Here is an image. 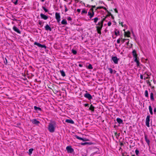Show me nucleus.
<instances>
[{
	"label": "nucleus",
	"mask_w": 156,
	"mask_h": 156,
	"mask_svg": "<svg viewBox=\"0 0 156 156\" xmlns=\"http://www.w3.org/2000/svg\"><path fill=\"white\" fill-rule=\"evenodd\" d=\"M56 126L57 123L55 121H50L48 125V130L50 133H54L55 131Z\"/></svg>",
	"instance_id": "1"
},
{
	"label": "nucleus",
	"mask_w": 156,
	"mask_h": 156,
	"mask_svg": "<svg viewBox=\"0 0 156 156\" xmlns=\"http://www.w3.org/2000/svg\"><path fill=\"white\" fill-rule=\"evenodd\" d=\"M105 18L103 19V20L99 22L98 23L96 24V28L97 32L98 34H101V30L103 27V21L105 20Z\"/></svg>",
	"instance_id": "2"
},
{
	"label": "nucleus",
	"mask_w": 156,
	"mask_h": 156,
	"mask_svg": "<svg viewBox=\"0 0 156 156\" xmlns=\"http://www.w3.org/2000/svg\"><path fill=\"white\" fill-rule=\"evenodd\" d=\"M55 17L58 23H59L60 21V15L59 13L56 12L55 13Z\"/></svg>",
	"instance_id": "3"
},
{
	"label": "nucleus",
	"mask_w": 156,
	"mask_h": 156,
	"mask_svg": "<svg viewBox=\"0 0 156 156\" xmlns=\"http://www.w3.org/2000/svg\"><path fill=\"white\" fill-rule=\"evenodd\" d=\"M150 115L147 116L146 120V125L148 127H150L149 122L150 121Z\"/></svg>",
	"instance_id": "4"
},
{
	"label": "nucleus",
	"mask_w": 156,
	"mask_h": 156,
	"mask_svg": "<svg viewBox=\"0 0 156 156\" xmlns=\"http://www.w3.org/2000/svg\"><path fill=\"white\" fill-rule=\"evenodd\" d=\"M112 60L115 64H118L119 59L116 56H112Z\"/></svg>",
	"instance_id": "5"
},
{
	"label": "nucleus",
	"mask_w": 156,
	"mask_h": 156,
	"mask_svg": "<svg viewBox=\"0 0 156 156\" xmlns=\"http://www.w3.org/2000/svg\"><path fill=\"white\" fill-rule=\"evenodd\" d=\"M90 10H91V11H90L88 12V15L89 16V18L91 19L94 16V13L93 9H90Z\"/></svg>",
	"instance_id": "6"
},
{
	"label": "nucleus",
	"mask_w": 156,
	"mask_h": 156,
	"mask_svg": "<svg viewBox=\"0 0 156 156\" xmlns=\"http://www.w3.org/2000/svg\"><path fill=\"white\" fill-rule=\"evenodd\" d=\"M66 149L68 153H72L73 151L74 150L70 146H68L66 147Z\"/></svg>",
	"instance_id": "7"
},
{
	"label": "nucleus",
	"mask_w": 156,
	"mask_h": 156,
	"mask_svg": "<svg viewBox=\"0 0 156 156\" xmlns=\"http://www.w3.org/2000/svg\"><path fill=\"white\" fill-rule=\"evenodd\" d=\"M84 97L89 100L92 99V96L89 93H87L85 94L84 95Z\"/></svg>",
	"instance_id": "8"
},
{
	"label": "nucleus",
	"mask_w": 156,
	"mask_h": 156,
	"mask_svg": "<svg viewBox=\"0 0 156 156\" xmlns=\"http://www.w3.org/2000/svg\"><path fill=\"white\" fill-rule=\"evenodd\" d=\"M12 29L15 31L17 33H18L19 34H21V32L20 31V30L16 27L15 26H13L12 28Z\"/></svg>",
	"instance_id": "9"
},
{
	"label": "nucleus",
	"mask_w": 156,
	"mask_h": 156,
	"mask_svg": "<svg viewBox=\"0 0 156 156\" xmlns=\"http://www.w3.org/2000/svg\"><path fill=\"white\" fill-rule=\"evenodd\" d=\"M32 123L36 125H38L39 123V121L37 120L36 119H33L31 120Z\"/></svg>",
	"instance_id": "10"
},
{
	"label": "nucleus",
	"mask_w": 156,
	"mask_h": 156,
	"mask_svg": "<svg viewBox=\"0 0 156 156\" xmlns=\"http://www.w3.org/2000/svg\"><path fill=\"white\" fill-rule=\"evenodd\" d=\"M40 16H41V18L42 19H44V20H46L48 18V17L47 16L42 13H41L40 14Z\"/></svg>",
	"instance_id": "11"
},
{
	"label": "nucleus",
	"mask_w": 156,
	"mask_h": 156,
	"mask_svg": "<svg viewBox=\"0 0 156 156\" xmlns=\"http://www.w3.org/2000/svg\"><path fill=\"white\" fill-rule=\"evenodd\" d=\"M132 54L134 58H137V55L135 50H134L133 51Z\"/></svg>",
	"instance_id": "12"
},
{
	"label": "nucleus",
	"mask_w": 156,
	"mask_h": 156,
	"mask_svg": "<svg viewBox=\"0 0 156 156\" xmlns=\"http://www.w3.org/2000/svg\"><path fill=\"white\" fill-rule=\"evenodd\" d=\"M144 139L145 140L146 142L147 143L148 146H149L150 145V141L147 138V136L146 135H145L144 136Z\"/></svg>",
	"instance_id": "13"
},
{
	"label": "nucleus",
	"mask_w": 156,
	"mask_h": 156,
	"mask_svg": "<svg viewBox=\"0 0 156 156\" xmlns=\"http://www.w3.org/2000/svg\"><path fill=\"white\" fill-rule=\"evenodd\" d=\"M45 29L47 30H49L51 31V27L48 25L47 24L45 27Z\"/></svg>",
	"instance_id": "14"
},
{
	"label": "nucleus",
	"mask_w": 156,
	"mask_h": 156,
	"mask_svg": "<svg viewBox=\"0 0 156 156\" xmlns=\"http://www.w3.org/2000/svg\"><path fill=\"white\" fill-rule=\"evenodd\" d=\"M126 41H128V43L129 42V39H123L122 38H121V42L122 43H123Z\"/></svg>",
	"instance_id": "15"
},
{
	"label": "nucleus",
	"mask_w": 156,
	"mask_h": 156,
	"mask_svg": "<svg viewBox=\"0 0 156 156\" xmlns=\"http://www.w3.org/2000/svg\"><path fill=\"white\" fill-rule=\"evenodd\" d=\"M116 121L119 124H121L123 123L122 120L119 118H118L116 119Z\"/></svg>",
	"instance_id": "16"
},
{
	"label": "nucleus",
	"mask_w": 156,
	"mask_h": 156,
	"mask_svg": "<svg viewBox=\"0 0 156 156\" xmlns=\"http://www.w3.org/2000/svg\"><path fill=\"white\" fill-rule=\"evenodd\" d=\"M66 122L72 124H73L74 123V121L72 119H67L66 120Z\"/></svg>",
	"instance_id": "17"
},
{
	"label": "nucleus",
	"mask_w": 156,
	"mask_h": 156,
	"mask_svg": "<svg viewBox=\"0 0 156 156\" xmlns=\"http://www.w3.org/2000/svg\"><path fill=\"white\" fill-rule=\"evenodd\" d=\"M150 99L152 101L154 100V94L152 92L150 93Z\"/></svg>",
	"instance_id": "18"
},
{
	"label": "nucleus",
	"mask_w": 156,
	"mask_h": 156,
	"mask_svg": "<svg viewBox=\"0 0 156 156\" xmlns=\"http://www.w3.org/2000/svg\"><path fill=\"white\" fill-rule=\"evenodd\" d=\"M149 110L150 114L151 115H152L153 114V112L152 111V108L151 105H150L149 106Z\"/></svg>",
	"instance_id": "19"
},
{
	"label": "nucleus",
	"mask_w": 156,
	"mask_h": 156,
	"mask_svg": "<svg viewBox=\"0 0 156 156\" xmlns=\"http://www.w3.org/2000/svg\"><path fill=\"white\" fill-rule=\"evenodd\" d=\"M115 34L116 36L120 35V32L117 29H115L114 31Z\"/></svg>",
	"instance_id": "20"
},
{
	"label": "nucleus",
	"mask_w": 156,
	"mask_h": 156,
	"mask_svg": "<svg viewBox=\"0 0 156 156\" xmlns=\"http://www.w3.org/2000/svg\"><path fill=\"white\" fill-rule=\"evenodd\" d=\"M89 109L92 112H94V107L92 105H91L89 108Z\"/></svg>",
	"instance_id": "21"
},
{
	"label": "nucleus",
	"mask_w": 156,
	"mask_h": 156,
	"mask_svg": "<svg viewBox=\"0 0 156 156\" xmlns=\"http://www.w3.org/2000/svg\"><path fill=\"white\" fill-rule=\"evenodd\" d=\"M61 23L63 25H66L67 24V21L65 19H63L62 20Z\"/></svg>",
	"instance_id": "22"
},
{
	"label": "nucleus",
	"mask_w": 156,
	"mask_h": 156,
	"mask_svg": "<svg viewBox=\"0 0 156 156\" xmlns=\"http://www.w3.org/2000/svg\"><path fill=\"white\" fill-rule=\"evenodd\" d=\"M108 70H109V72H110V73H111V74H112V73H115L116 72V71L114 70V71L112 70V69L111 68H109L108 69Z\"/></svg>",
	"instance_id": "23"
},
{
	"label": "nucleus",
	"mask_w": 156,
	"mask_h": 156,
	"mask_svg": "<svg viewBox=\"0 0 156 156\" xmlns=\"http://www.w3.org/2000/svg\"><path fill=\"white\" fill-rule=\"evenodd\" d=\"M144 95L146 97L148 98V91L147 90H145V93L144 94Z\"/></svg>",
	"instance_id": "24"
},
{
	"label": "nucleus",
	"mask_w": 156,
	"mask_h": 156,
	"mask_svg": "<svg viewBox=\"0 0 156 156\" xmlns=\"http://www.w3.org/2000/svg\"><path fill=\"white\" fill-rule=\"evenodd\" d=\"M75 137L76 138L78 139V140H83V141H84V139L82 138H81V137H80L77 135H76L75 136Z\"/></svg>",
	"instance_id": "25"
},
{
	"label": "nucleus",
	"mask_w": 156,
	"mask_h": 156,
	"mask_svg": "<svg viewBox=\"0 0 156 156\" xmlns=\"http://www.w3.org/2000/svg\"><path fill=\"white\" fill-rule=\"evenodd\" d=\"M103 9L105 10V11H108L107 9L105 7H104L103 6H99V7H97L96 9Z\"/></svg>",
	"instance_id": "26"
},
{
	"label": "nucleus",
	"mask_w": 156,
	"mask_h": 156,
	"mask_svg": "<svg viewBox=\"0 0 156 156\" xmlns=\"http://www.w3.org/2000/svg\"><path fill=\"white\" fill-rule=\"evenodd\" d=\"M125 35L127 36L128 37H129V35L130 34V33L129 31H128L127 32H125Z\"/></svg>",
	"instance_id": "27"
},
{
	"label": "nucleus",
	"mask_w": 156,
	"mask_h": 156,
	"mask_svg": "<svg viewBox=\"0 0 156 156\" xmlns=\"http://www.w3.org/2000/svg\"><path fill=\"white\" fill-rule=\"evenodd\" d=\"M60 73H61L62 76L63 77L65 76L66 74H65V73L64 72V71L63 70L60 71Z\"/></svg>",
	"instance_id": "28"
},
{
	"label": "nucleus",
	"mask_w": 156,
	"mask_h": 156,
	"mask_svg": "<svg viewBox=\"0 0 156 156\" xmlns=\"http://www.w3.org/2000/svg\"><path fill=\"white\" fill-rule=\"evenodd\" d=\"M40 48H43L44 49H45L46 48V46L45 45H42L40 44Z\"/></svg>",
	"instance_id": "29"
},
{
	"label": "nucleus",
	"mask_w": 156,
	"mask_h": 156,
	"mask_svg": "<svg viewBox=\"0 0 156 156\" xmlns=\"http://www.w3.org/2000/svg\"><path fill=\"white\" fill-rule=\"evenodd\" d=\"M72 53L73 55H75L77 54V51L76 50H74L73 49H72L71 50Z\"/></svg>",
	"instance_id": "30"
},
{
	"label": "nucleus",
	"mask_w": 156,
	"mask_h": 156,
	"mask_svg": "<svg viewBox=\"0 0 156 156\" xmlns=\"http://www.w3.org/2000/svg\"><path fill=\"white\" fill-rule=\"evenodd\" d=\"M33 151V148H30L29 150V154L30 155L32 153V151Z\"/></svg>",
	"instance_id": "31"
},
{
	"label": "nucleus",
	"mask_w": 156,
	"mask_h": 156,
	"mask_svg": "<svg viewBox=\"0 0 156 156\" xmlns=\"http://www.w3.org/2000/svg\"><path fill=\"white\" fill-rule=\"evenodd\" d=\"M94 20V22L95 23H97V21H98V17H95L94 19H92V20Z\"/></svg>",
	"instance_id": "32"
},
{
	"label": "nucleus",
	"mask_w": 156,
	"mask_h": 156,
	"mask_svg": "<svg viewBox=\"0 0 156 156\" xmlns=\"http://www.w3.org/2000/svg\"><path fill=\"white\" fill-rule=\"evenodd\" d=\"M87 68L88 69H92L93 68V67L92 66V65L90 64H89V65L88 66Z\"/></svg>",
	"instance_id": "33"
},
{
	"label": "nucleus",
	"mask_w": 156,
	"mask_h": 156,
	"mask_svg": "<svg viewBox=\"0 0 156 156\" xmlns=\"http://www.w3.org/2000/svg\"><path fill=\"white\" fill-rule=\"evenodd\" d=\"M87 12V11L84 9H83L82 11L81 12V14H86Z\"/></svg>",
	"instance_id": "34"
},
{
	"label": "nucleus",
	"mask_w": 156,
	"mask_h": 156,
	"mask_svg": "<svg viewBox=\"0 0 156 156\" xmlns=\"http://www.w3.org/2000/svg\"><path fill=\"white\" fill-rule=\"evenodd\" d=\"M42 8L45 12H47L48 11V10L44 6H42Z\"/></svg>",
	"instance_id": "35"
},
{
	"label": "nucleus",
	"mask_w": 156,
	"mask_h": 156,
	"mask_svg": "<svg viewBox=\"0 0 156 156\" xmlns=\"http://www.w3.org/2000/svg\"><path fill=\"white\" fill-rule=\"evenodd\" d=\"M146 83L148 84L150 86H151V82H150V81H149V80H147L146 81Z\"/></svg>",
	"instance_id": "36"
},
{
	"label": "nucleus",
	"mask_w": 156,
	"mask_h": 156,
	"mask_svg": "<svg viewBox=\"0 0 156 156\" xmlns=\"http://www.w3.org/2000/svg\"><path fill=\"white\" fill-rule=\"evenodd\" d=\"M134 61L136 63H139V61L137 59V58H134Z\"/></svg>",
	"instance_id": "37"
},
{
	"label": "nucleus",
	"mask_w": 156,
	"mask_h": 156,
	"mask_svg": "<svg viewBox=\"0 0 156 156\" xmlns=\"http://www.w3.org/2000/svg\"><path fill=\"white\" fill-rule=\"evenodd\" d=\"M135 153H136V155H137V156H138V154H139V151L138 150H135Z\"/></svg>",
	"instance_id": "38"
},
{
	"label": "nucleus",
	"mask_w": 156,
	"mask_h": 156,
	"mask_svg": "<svg viewBox=\"0 0 156 156\" xmlns=\"http://www.w3.org/2000/svg\"><path fill=\"white\" fill-rule=\"evenodd\" d=\"M121 42V38H119L117 41V42L118 44L120 43Z\"/></svg>",
	"instance_id": "39"
},
{
	"label": "nucleus",
	"mask_w": 156,
	"mask_h": 156,
	"mask_svg": "<svg viewBox=\"0 0 156 156\" xmlns=\"http://www.w3.org/2000/svg\"><path fill=\"white\" fill-rule=\"evenodd\" d=\"M67 20L69 21H71L72 18L70 17L69 16L67 17Z\"/></svg>",
	"instance_id": "40"
},
{
	"label": "nucleus",
	"mask_w": 156,
	"mask_h": 156,
	"mask_svg": "<svg viewBox=\"0 0 156 156\" xmlns=\"http://www.w3.org/2000/svg\"><path fill=\"white\" fill-rule=\"evenodd\" d=\"M34 109L36 110H37V109L39 110V107H37L36 106H34Z\"/></svg>",
	"instance_id": "41"
},
{
	"label": "nucleus",
	"mask_w": 156,
	"mask_h": 156,
	"mask_svg": "<svg viewBox=\"0 0 156 156\" xmlns=\"http://www.w3.org/2000/svg\"><path fill=\"white\" fill-rule=\"evenodd\" d=\"M34 44L37 46L38 47H39V43H37V42H35L34 43Z\"/></svg>",
	"instance_id": "42"
},
{
	"label": "nucleus",
	"mask_w": 156,
	"mask_h": 156,
	"mask_svg": "<svg viewBox=\"0 0 156 156\" xmlns=\"http://www.w3.org/2000/svg\"><path fill=\"white\" fill-rule=\"evenodd\" d=\"M112 24V23L111 22V21H109L108 23V26H110Z\"/></svg>",
	"instance_id": "43"
},
{
	"label": "nucleus",
	"mask_w": 156,
	"mask_h": 156,
	"mask_svg": "<svg viewBox=\"0 0 156 156\" xmlns=\"http://www.w3.org/2000/svg\"><path fill=\"white\" fill-rule=\"evenodd\" d=\"M5 61H4V63L5 64H7V60L6 58H5Z\"/></svg>",
	"instance_id": "44"
},
{
	"label": "nucleus",
	"mask_w": 156,
	"mask_h": 156,
	"mask_svg": "<svg viewBox=\"0 0 156 156\" xmlns=\"http://www.w3.org/2000/svg\"><path fill=\"white\" fill-rule=\"evenodd\" d=\"M64 7H65V12H66L68 11V9L66 5H65Z\"/></svg>",
	"instance_id": "45"
},
{
	"label": "nucleus",
	"mask_w": 156,
	"mask_h": 156,
	"mask_svg": "<svg viewBox=\"0 0 156 156\" xmlns=\"http://www.w3.org/2000/svg\"><path fill=\"white\" fill-rule=\"evenodd\" d=\"M13 3H14V4L15 5H17V4L18 3V0H16V1H15Z\"/></svg>",
	"instance_id": "46"
},
{
	"label": "nucleus",
	"mask_w": 156,
	"mask_h": 156,
	"mask_svg": "<svg viewBox=\"0 0 156 156\" xmlns=\"http://www.w3.org/2000/svg\"><path fill=\"white\" fill-rule=\"evenodd\" d=\"M154 112L155 114L156 113V108L154 107Z\"/></svg>",
	"instance_id": "47"
},
{
	"label": "nucleus",
	"mask_w": 156,
	"mask_h": 156,
	"mask_svg": "<svg viewBox=\"0 0 156 156\" xmlns=\"http://www.w3.org/2000/svg\"><path fill=\"white\" fill-rule=\"evenodd\" d=\"M140 78L141 79H143V76L142 74H140Z\"/></svg>",
	"instance_id": "48"
},
{
	"label": "nucleus",
	"mask_w": 156,
	"mask_h": 156,
	"mask_svg": "<svg viewBox=\"0 0 156 156\" xmlns=\"http://www.w3.org/2000/svg\"><path fill=\"white\" fill-rule=\"evenodd\" d=\"M147 75L148 76H147V77H146V79H149L150 78V77H149V75L148 74H147Z\"/></svg>",
	"instance_id": "49"
},
{
	"label": "nucleus",
	"mask_w": 156,
	"mask_h": 156,
	"mask_svg": "<svg viewBox=\"0 0 156 156\" xmlns=\"http://www.w3.org/2000/svg\"><path fill=\"white\" fill-rule=\"evenodd\" d=\"M77 11L79 13L81 11V9H77Z\"/></svg>",
	"instance_id": "50"
},
{
	"label": "nucleus",
	"mask_w": 156,
	"mask_h": 156,
	"mask_svg": "<svg viewBox=\"0 0 156 156\" xmlns=\"http://www.w3.org/2000/svg\"><path fill=\"white\" fill-rule=\"evenodd\" d=\"M89 104H85L84 105V106L85 107H87L88 106Z\"/></svg>",
	"instance_id": "51"
},
{
	"label": "nucleus",
	"mask_w": 156,
	"mask_h": 156,
	"mask_svg": "<svg viewBox=\"0 0 156 156\" xmlns=\"http://www.w3.org/2000/svg\"><path fill=\"white\" fill-rule=\"evenodd\" d=\"M79 66L80 67H83V65L82 64H79Z\"/></svg>",
	"instance_id": "52"
},
{
	"label": "nucleus",
	"mask_w": 156,
	"mask_h": 156,
	"mask_svg": "<svg viewBox=\"0 0 156 156\" xmlns=\"http://www.w3.org/2000/svg\"><path fill=\"white\" fill-rule=\"evenodd\" d=\"M97 153L98 154H100V152H98V151H97L95 152H94V154Z\"/></svg>",
	"instance_id": "53"
},
{
	"label": "nucleus",
	"mask_w": 156,
	"mask_h": 156,
	"mask_svg": "<svg viewBox=\"0 0 156 156\" xmlns=\"http://www.w3.org/2000/svg\"><path fill=\"white\" fill-rule=\"evenodd\" d=\"M76 3H77L79 2V0H74Z\"/></svg>",
	"instance_id": "54"
},
{
	"label": "nucleus",
	"mask_w": 156,
	"mask_h": 156,
	"mask_svg": "<svg viewBox=\"0 0 156 156\" xmlns=\"http://www.w3.org/2000/svg\"><path fill=\"white\" fill-rule=\"evenodd\" d=\"M114 10H115V12H116L118 13V11H117V10L116 9H115Z\"/></svg>",
	"instance_id": "55"
},
{
	"label": "nucleus",
	"mask_w": 156,
	"mask_h": 156,
	"mask_svg": "<svg viewBox=\"0 0 156 156\" xmlns=\"http://www.w3.org/2000/svg\"><path fill=\"white\" fill-rule=\"evenodd\" d=\"M46 0H40V1L42 2H44Z\"/></svg>",
	"instance_id": "56"
},
{
	"label": "nucleus",
	"mask_w": 156,
	"mask_h": 156,
	"mask_svg": "<svg viewBox=\"0 0 156 156\" xmlns=\"http://www.w3.org/2000/svg\"><path fill=\"white\" fill-rule=\"evenodd\" d=\"M126 41V43L127 45H128L129 44V43H128V41Z\"/></svg>",
	"instance_id": "57"
},
{
	"label": "nucleus",
	"mask_w": 156,
	"mask_h": 156,
	"mask_svg": "<svg viewBox=\"0 0 156 156\" xmlns=\"http://www.w3.org/2000/svg\"><path fill=\"white\" fill-rule=\"evenodd\" d=\"M137 65V66H139V63H136Z\"/></svg>",
	"instance_id": "58"
},
{
	"label": "nucleus",
	"mask_w": 156,
	"mask_h": 156,
	"mask_svg": "<svg viewBox=\"0 0 156 156\" xmlns=\"http://www.w3.org/2000/svg\"><path fill=\"white\" fill-rule=\"evenodd\" d=\"M85 143H82V144L83 145H85Z\"/></svg>",
	"instance_id": "59"
},
{
	"label": "nucleus",
	"mask_w": 156,
	"mask_h": 156,
	"mask_svg": "<svg viewBox=\"0 0 156 156\" xmlns=\"http://www.w3.org/2000/svg\"><path fill=\"white\" fill-rule=\"evenodd\" d=\"M144 79V80H145L146 79V77H144V78H143Z\"/></svg>",
	"instance_id": "60"
},
{
	"label": "nucleus",
	"mask_w": 156,
	"mask_h": 156,
	"mask_svg": "<svg viewBox=\"0 0 156 156\" xmlns=\"http://www.w3.org/2000/svg\"><path fill=\"white\" fill-rule=\"evenodd\" d=\"M93 8H95V6H93Z\"/></svg>",
	"instance_id": "61"
},
{
	"label": "nucleus",
	"mask_w": 156,
	"mask_h": 156,
	"mask_svg": "<svg viewBox=\"0 0 156 156\" xmlns=\"http://www.w3.org/2000/svg\"><path fill=\"white\" fill-rule=\"evenodd\" d=\"M64 0L66 2H67V0Z\"/></svg>",
	"instance_id": "62"
},
{
	"label": "nucleus",
	"mask_w": 156,
	"mask_h": 156,
	"mask_svg": "<svg viewBox=\"0 0 156 156\" xmlns=\"http://www.w3.org/2000/svg\"><path fill=\"white\" fill-rule=\"evenodd\" d=\"M131 156H135L134 155H132Z\"/></svg>",
	"instance_id": "63"
},
{
	"label": "nucleus",
	"mask_w": 156,
	"mask_h": 156,
	"mask_svg": "<svg viewBox=\"0 0 156 156\" xmlns=\"http://www.w3.org/2000/svg\"><path fill=\"white\" fill-rule=\"evenodd\" d=\"M41 109L40 108V111H41Z\"/></svg>",
	"instance_id": "64"
}]
</instances>
